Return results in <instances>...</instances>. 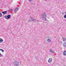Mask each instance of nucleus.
Here are the masks:
<instances>
[{
    "label": "nucleus",
    "instance_id": "nucleus-1",
    "mask_svg": "<svg viewBox=\"0 0 66 66\" xmlns=\"http://www.w3.org/2000/svg\"><path fill=\"white\" fill-rule=\"evenodd\" d=\"M43 20H47L46 17H47V14L46 13H43L42 14L41 16Z\"/></svg>",
    "mask_w": 66,
    "mask_h": 66
},
{
    "label": "nucleus",
    "instance_id": "nucleus-2",
    "mask_svg": "<svg viewBox=\"0 0 66 66\" xmlns=\"http://www.w3.org/2000/svg\"><path fill=\"white\" fill-rule=\"evenodd\" d=\"M13 64L14 66H19V62L17 61H15L13 63Z\"/></svg>",
    "mask_w": 66,
    "mask_h": 66
},
{
    "label": "nucleus",
    "instance_id": "nucleus-3",
    "mask_svg": "<svg viewBox=\"0 0 66 66\" xmlns=\"http://www.w3.org/2000/svg\"><path fill=\"white\" fill-rule=\"evenodd\" d=\"M11 15H5L4 16V17L5 19H9L10 18H11Z\"/></svg>",
    "mask_w": 66,
    "mask_h": 66
},
{
    "label": "nucleus",
    "instance_id": "nucleus-4",
    "mask_svg": "<svg viewBox=\"0 0 66 66\" xmlns=\"http://www.w3.org/2000/svg\"><path fill=\"white\" fill-rule=\"evenodd\" d=\"M30 19L31 20H29L28 21L29 22H31V21H36V19H33V18H32V17L30 18Z\"/></svg>",
    "mask_w": 66,
    "mask_h": 66
},
{
    "label": "nucleus",
    "instance_id": "nucleus-5",
    "mask_svg": "<svg viewBox=\"0 0 66 66\" xmlns=\"http://www.w3.org/2000/svg\"><path fill=\"white\" fill-rule=\"evenodd\" d=\"M52 58H50L48 60V62L49 63H51L52 62Z\"/></svg>",
    "mask_w": 66,
    "mask_h": 66
},
{
    "label": "nucleus",
    "instance_id": "nucleus-6",
    "mask_svg": "<svg viewBox=\"0 0 66 66\" xmlns=\"http://www.w3.org/2000/svg\"><path fill=\"white\" fill-rule=\"evenodd\" d=\"M2 13H3L4 15H5V14H7V11H5L4 12H2Z\"/></svg>",
    "mask_w": 66,
    "mask_h": 66
},
{
    "label": "nucleus",
    "instance_id": "nucleus-7",
    "mask_svg": "<svg viewBox=\"0 0 66 66\" xmlns=\"http://www.w3.org/2000/svg\"><path fill=\"white\" fill-rule=\"evenodd\" d=\"M18 7L16 8L14 10V12H16L18 11Z\"/></svg>",
    "mask_w": 66,
    "mask_h": 66
},
{
    "label": "nucleus",
    "instance_id": "nucleus-8",
    "mask_svg": "<svg viewBox=\"0 0 66 66\" xmlns=\"http://www.w3.org/2000/svg\"><path fill=\"white\" fill-rule=\"evenodd\" d=\"M47 41L48 43H50V42H51V40L49 38H48L47 39Z\"/></svg>",
    "mask_w": 66,
    "mask_h": 66
},
{
    "label": "nucleus",
    "instance_id": "nucleus-9",
    "mask_svg": "<svg viewBox=\"0 0 66 66\" xmlns=\"http://www.w3.org/2000/svg\"><path fill=\"white\" fill-rule=\"evenodd\" d=\"M63 46L64 47H66V43H63Z\"/></svg>",
    "mask_w": 66,
    "mask_h": 66
},
{
    "label": "nucleus",
    "instance_id": "nucleus-10",
    "mask_svg": "<svg viewBox=\"0 0 66 66\" xmlns=\"http://www.w3.org/2000/svg\"><path fill=\"white\" fill-rule=\"evenodd\" d=\"M50 51L52 53H54V52L53 51H52V50H50Z\"/></svg>",
    "mask_w": 66,
    "mask_h": 66
},
{
    "label": "nucleus",
    "instance_id": "nucleus-11",
    "mask_svg": "<svg viewBox=\"0 0 66 66\" xmlns=\"http://www.w3.org/2000/svg\"><path fill=\"white\" fill-rule=\"evenodd\" d=\"M63 53L64 55H66V51H64Z\"/></svg>",
    "mask_w": 66,
    "mask_h": 66
},
{
    "label": "nucleus",
    "instance_id": "nucleus-12",
    "mask_svg": "<svg viewBox=\"0 0 66 66\" xmlns=\"http://www.w3.org/2000/svg\"><path fill=\"white\" fill-rule=\"evenodd\" d=\"M3 40H2V39L0 38V43H2Z\"/></svg>",
    "mask_w": 66,
    "mask_h": 66
},
{
    "label": "nucleus",
    "instance_id": "nucleus-13",
    "mask_svg": "<svg viewBox=\"0 0 66 66\" xmlns=\"http://www.w3.org/2000/svg\"><path fill=\"white\" fill-rule=\"evenodd\" d=\"M63 41H66V38H63Z\"/></svg>",
    "mask_w": 66,
    "mask_h": 66
},
{
    "label": "nucleus",
    "instance_id": "nucleus-14",
    "mask_svg": "<svg viewBox=\"0 0 66 66\" xmlns=\"http://www.w3.org/2000/svg\"><path fill=\"white\" fill-rule=\"evenodd\" d=\"M2 16V13L0 12V17H1Z\"/></svg>",
    "mask_w": 66,
    "mask_h": 66
},
{
    "label": "nucleus",
    "instance_id": "nucleus-15",
    "mask_svg": "<svg viewBox=\"0 0 66 66\" xmlns=\"http://www.w3.org/2000/svg\"><path fill=\"white\" fill-rule=\"evenodd\" d=\"M2 56H3V55L0 53V57H2Z\"/></svg>",
    "mask_w": 66,
    "mask_h": 66
},
{
    "label": "nucleus",
    "instance_id": "nucleus-16",
    "mask_svg": "<svg viewBox=\"0 0 66 66\" xmlns=\"http://www.w3.org/2000/svg\"><path fill=\"white\" fill-rule=\"evenodd\" d=\"M1 51H2V52H4V50H3L2 49H1Z\"/></svg>",
    "mask_w": 66,
    "mask_h": 66
},
{
    "label": "nucleus",
    "instance_id": "nucleus-17",
    "mask_svg": "<svg viewBox=\"0 0 66 66\" xmlns=\"http://www.w3.org/2000/svg\"><path fill=\"white\" fill-rule=\"evenodd\" d=\"M64 18H66V15H65L64 16Z\"/></svg>",
    "mask_w": 66,
    "mask_h": 66
},
{
    "label": "nucleus",
    "instance_id": "nucleus-18",
    "mask_svg": "<svg viewBox=\"0 0 66 66\" xmlns=\"http://www.w3.org/2000/svg\"><path fill=\"white\" fill-rule=\"evenodd\" d=\"M28 1H29V2H31L32 1V0H28Z\"/></svg>",
    "mask_w": 66,
    "mask_h": 66
},
{
    "label": "nucleus",
    "instance_id": "nucleus-19",
    "mask_svg": "<svg viewBox=\"0 0 66 66\" xmlns=\"http://www.w3.org/2000/svg\"><path fill=\"white\" fill-rule=\"evenodd\" d=\"M60 44H62V42H60Z\"/></svg>",
    "mask_w": 66,
    "mask_h": 66
},
{
    "label": "nucleus",
    "instance_id": "nucleus-20",
    "mask_svg": "<svg viewBox=\"0 0 66 66\" xmlns=\"http://www.w3.org/2000/svg\"><path fill=\"white\" fill-rule=\"evenodd\" d=\"M12 11V10H10L9 11H10H10Z\"/></svg>",
    "mask_w": 66,
    "mask_h": 66
},
{
    "label": "nucleus",
    "instance_id": "nucleus-21",
    "mask_svg": "<svg viewBox=\"0 0 66 66\" xmlns=\"http://www.w3.org/2000/svg\"><path fill=\"white\" fill-rule=\"evenodd\" d=\"M62 14H64V13H62Z\"/></svg>",
    "mask_w": 66,
    "mask_h": 66
},
{
    "label": "nucleus",
    "instance_id": "nucleus-22",
    "mask_svg": "<svg viewBox=\"0 0 66 66\" xmlns=\"http://www.w3.org/2000/svg\"><path fill=\"white\" fill-rule=\"evenodd\" d=\"M0 12H1V11H0Z\"/></svg>",
    "mask_w": 66,
    "mask_h": 66
},
{
    "label": "nucleus",
    "instance_id": "nucleus-23",
    "mask_svg": "<svg viewBox=\"0 0 66 66\" xmlns=\"http://www.w3.org/2000/svg\"><path fill=\"white\" fill-rule=\"evenodd\" d=\"M0 12H1V11H0Z\"/></svg>",
    "mask_w": 66,
    "mask_h": 66
},
{
    "label": "nucleus",
    "instance_id": "nucleus-24",
    "mask_svg": "<svg viewBox=\"0 0 66 66\" xmlns=\"http://www.w3.org/2000/svg\"><path fill=\"white\" fill-rule=\"evenodd\" d=\"M37 21H39L37 20Z\"/></svg>",
    "mask_w": 66,
    "mask_h": 66
},
{
    "label": "nucleus",
    "instance_id": "nucleus-25",
    "mask_svg": "<svg viewBox=\"0 0 66 66\" xmlns=\"http://www.w3.org/2000/svg\"><path fill=\"white\" fill-rule=\"evenodd\" d=\"M1 49H0V50H1Z\"/></svg>",
    "mask_w": 66,
    "mask_h": 66
},
{
    "label": "nucleus",
    "instance_id": "nucleus-26",
    "mask_svg": "<svg viewBox=\"0 0 66 66\" xmlns=\"http://www.w3.org/2000/svg\"><path fill=\"white\" fill-rule=\"evenodd\" d=\"M46 0V1H47V0Z\"/></svg>",
    "mask_w": 66,
    "mask_h": 66
}]
</instances>
